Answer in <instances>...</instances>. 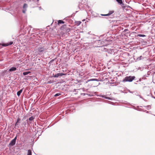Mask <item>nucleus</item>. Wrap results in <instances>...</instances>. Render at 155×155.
<instances>
[{
    "mask_svg": "<svg viewBox=\"0 0 155 155\" xmlns=\"http://www.w3.org/2000/svg\"><path fill=\"white\" fill-rule=\"evenodd\" d=\"M135 78L134 76H127L123 80V82H132L135 79Z\"/></svg>",
    "mask_w": 155,
    "mask_h": 155,
    "instance_id": "1",
    "label": "nucleus"
},
{
    "mask_svg": "<svg viewBox=\"0 0 155 155\" xmlns=\"http://www.w3.org/2000/svg\"><path fill=\"white\" fill-rule=\"evenodd\" d=\"M17 136L16 135L15 138L11 141L9 144L10 146H13L15 145L16 143V140L17 139Z\"/></svg>",
    "mask_w": 155,
    "mask_h": 155,
    "instance_id": "2",
    "label": "nucleus"
},
{
    "mask_svg": "<svg viewBox=\"0 0 155 155\" xmlns=\"http://www.w3.org/2000/svg\"><path fill=\"white\" fill-rule=\"evenodd\" d=\"M28 5L26 3L24 4L22 8H23V10H22V12L24 13H25L26 12L27 10V8H28Z\"/></svg>",
    "mask_w": 155,
    "mask_h": 155,
    "instance_id": "3",
    "label": "nucleus"
},
{
    "mask_svg": "<svg viewBox=\"0 0 155 155\" xmlns=\"http://www.w3.org/2000/svg\"><path fill=\"white\" fill-rule=\"evenodd\" d=\"M64 75L65 74L63 73H58L55 74L53 77L55 78H58L59 76H61Z\"/></svg>",
    "mask_w": 155,
    "mask_h": 155,
    "instance_id": "4",
    "label": "nucleus"
},
{
    "mask_svg": "<svg viewBox=\"0 0 155 155\" xmlns=\"http://www.w3.org/2000/svg\"><path fill=\"white\" fill-rule=\"evenodd\" d=\"M44 47H39L38 48V51L40 52H42L45 50Z\"/></svg>",
    "mask_w": 155,
    "mask_h": 155,
    "instance_id": "5",
    "label": "nucleus"
},
{
    "mask_svg": "<svg viewBox=\"0 0 155 155\" xmlns=\"http://www.w3.org/2000/svg\"><path fill=\"white\" fill-rule=\"evenodd\" d=\"M114 12L113 11H110L108 14H101V15L102 16H108L114 13Z\"/></svg>",
    "mask_w": 155,
    "mask_h": 155,
    "instance_id": "6",
    "label": "nucleus"
},
{
    "mask_svg": "<svg viewBox=\"0 0 155 155\" xmlns=\"http://www.w3.org/2000/svg\"><path fill=\"white\" fill-rule=\"evenodd\" d=\"M16 69H17V68H16L13 67H12V68H11L10 69L8 70V71L9 72H12L13 71H15V70H16Z\"/></svg>",
    "mask_w": 155,
    "mask_h": 155,
    "instance_id": "7",
    "label": "nucleus"
},
{
    "mask_svg": "<svg viewBox=\"0 0 155 155\" xmlns=\"http://www.w3.org/2000/svg\"><path fill=\"white\" fill-rule=\"evenodd\" d=\"M21 119L19 118H18L17 121V122H16L15 124V127H16L17 125H18V123L19 122V121H20Z\"/></svg>",
    "mask_w": 155,
    "mask_h": 155,
    "instance_id": "8",
    "label": "nucleus"
},
{
    "mask_svg": "<svg viewBox=\"0 0 155 155\" xmlns=\"http://www.w3.org/2000/svg\"><path fill=\"white\" fill-rule=\"evenodd\" d=\"M23 88L21 89V90H20V91H18L17 92V95L18 96H19L22 93V92L23 91Z\"/></svg>",
    "mask_w": 155,
    "mask_h": 155,
    "instance_id": "9",
    "label": "nucleus"
},
{
    "mask_svg": "<svg viewBox=\"0 0 155 155\" xmlns=\"http://www.w3.org/2000/svg\"><path fill=\"white\" fill-rule=\"evenodd\" d=\"M120 5H121V7L123 8L124 9L125 8L126 6L122 2Z\"/></svg>",
    "mask_w": 155,
    "mask_h": 155,
    "instance_id": "10",
    "label": "nucleus"
},
{
    "mask_svg": "<svg viewBox=\"0 0 155 155\" xmlns=\"http://www.w3.org/2000/svg\"><path fill=\"white\" fill-rule=\"evenodd\" d=\"M9 72L7 70H5L3 72V75H6V74L8 72Z\"/></svg>",
    "mask_w": 155,
    "mask_h": 155,
    "instance_id": "11",
    "label": "nucleus"
},
{
    "mask_svg": "<svg viewBox=\"0 0 155 155\" xmlns=\"http://www.w3.org/2000/svg\"><path fill=\"white\" fill-rule=\"evenodd\" d=\"M13 43V42L12 41H10L9 42H8L6 44L5 46H8L9 45H12Z\"/></svg>",
    "mask_w": 155,
    "mask_h": 155,
    "instance_id": "12",
    "label": "nucleus"
},
{
    "mask_svg": "<svg viewBox=\"0 0 155 155\" xmlns=\"http://www.w3.org/2000/svg\"><path fill=\"white\" fill-rule=\"evenodd\" d=\"M64 21L61 20H59L58 21V25L61 24H64Z\"/></svg>",
    "mask_w": 155,
    "mask_h": 155,
    "instance_id": "13",
    "label": "nucleus"
},
{
    "mask_svg": "<svg viewBox=\"0 0 155 155\" xmlns=\"http://www.w3.org/2000/svg\"><path fill=\"white\" fill-rule=\"evenodd\" d=\"M27 155H31V150H28Z\"/></svg>",
    "mask_w": 155,
    "mask_h": 155,
    "instance_id": "14",
    "label": "nucleus"
},
{
    "mask_svg": "<svg viewBox=\"0 0 155 155\" xmlns=\"http://www.w3.org/2000/svg\"><path fill=\"white\" fill-rule=\"evenodd\" d=\"M30 72H31L30 71L27 72H24L23 73V74L24 75H26L29 74V73H30Z\"/></svg>",
    "mask_w": 155,
    "mask_h": 155,
    "instance_id": "15",
    "label": "nucleus"
},
{
    "mask_svg": "<svg viewBox=\"0 0 155 155\" xmlns=\"http://www.w3.org/2000/svg\"><path fill=\"white\" fill-rule=\"evenodd\" d=\"M120 4L122 2V0H116Z\"/></svg>",
    "mask_w": 155,
    "mask_h": 155,
    "instance_id": "16",
    "label": "nucleus"
},
{
    "mask_svg": "<svg viewBox=\"0 0 155 155\" xmlns=\"http://www.w3.org/2000/svg\"><path fill=\"white\" fill-rule=\"evenodd\" d=\"M61 94L60 93H57L55 94V95H54V96L57 97L58 96H59L61 95Z\"/></svg>",
    "mask_w": 155,
    "mask_h": 155,
    "instance_id": "17",
    "label": "nucleus"
},
{
    "mask_svg": "<svg viewBox=\"0 0 155 155\" xmlns=\"http://www.w3.org/2000/svg\"><path fill=\"white\" fill-rule=\"evenodd\" d=\"M139 37H144L146 36V35H144L139 34L138 35Z\"/></svg>",
    "mask_w": 155,
    "mask_h": 155,
    "instance_id": "18",
    "label": "nucleus"
},
{
    "mask_svg": "<svg viewBox=\"0 0 155 155\" xmlns=\"http://www.w3.org/2000/svg\"><path fill=\"white\" fill-rule=\"evenodd\" d=\"M34 119V118L33 117H31L29 118V120L30 121Z\"/></svg>",
    "mask_w": 155,
    "mask_h": 155,
    "instance_id": "19",
    "label": "nucleus"
},
{
    "mask_svg": "<svg viewBox=\"0 0 155 155\" xmlns=\"http://www.w3.org/2000/svg\"><path fill=\"white\" fill-rule=\"evenodd\" d=\"M102 97H103V98H106V99H109V97H105V96H102Z\"/></svg>",
    "mask_w": 155,
    "mask_h": 155,
    "instance_id": "20",
    "label": "nucleus"
},
{
    "mask_svg": "<svg viewBox=\"0 0 155 155\" xmlns=\"http://www.w3.org/2000/svg\"><path fill=\"white\" fill-rule=\"evenodd\" d=\"M66 31L67 32H69L70 31V29L69 28H68L66 29Z\"/></svg>",
    "mask_w": 155,
    "mask_h": 155,
    "instance_id": "21",
    "label": "nucleus"
},
{
    "mask_svg": "<svg viewBox=\"0 0 155 155\" xmlns=\"http://www.w3.org/2000/svg\"><path fill=\"white\" fill-rule=\"evenodd\" d=\"M97 81V79H90L89 81Z\"/></svg>",
    "mask_w": 155,
    "mask_h": 155,
    "instance_id": "22",
    "label": "nucleus"
},
{
    "mask_svg": "<svg viewBox=\"0 0 155 155\" xmlns=\"http://www.w3.org/2000/svg\"><path fill=\"white\" fill-rule=\"evenodd\" d=\"M77 23L78 25H79L81 24V22L80 21H78L77 22Z\"/></svg>",
    "mask_w": 155,
    "mask_h": 155,
    "instance_id": "23",
    "label": "nucleus"
},
{
    "mask_svg": "<svg viewBox=\"0 0 155 155\" xmlns=\"http://www.w3.org/2000/svg\"><path fill=\"white\" fill-rule=\"evenodd\" d=\"M83 94L84 95H85L86 94H87V95H88L89 96H90V94H85V93H83Z\"/></svg>",
    "mask_w": 155,
    "mask_h": 155,
    "instance_id": "24",
    "label": "nucleus"
},
{
    "mask_svg": "<svg viewBox=\"0 0 155 155\" xmlns=\"http://www.w3.org/2000/svg\"><path fill=\"white\" fill-rule=\"evenodd\" d=\"M52 82L51 81H48V84H50V83H52Z\"/></svg>",
    "mask_w": 155,
    "mask_h": 155,
    "instance_id": "25",
    "label": "nucleus"
},
{
    "mask_svg": "<svg viewBox=\"0 0 155 155\" xmlns=\"http://www.w3.org/2000/svg\"><path fill=\"white\" fill-rule=\"evenodd\" d=\"M147 107H150V106H148Z\"/></svg>",
    "mask_w": 155,
    "mask_h": 155,
    "instance_id": "26",
    "label": "nucleus"
},
{
    "mask_svg": "<svg viewBox=\"0 0 155 155\" xmlns=\"http://www.w3.org/2000/svg\"><path fill=\"white\" fill-rule=\"evenodd\" d=\"M141 57H142V56H140V58H141Z\"/></svg>",
    "mask_w": 155,
    "mask_h": 155,
    "instance_id": "27",
    "label": "nucleus"
},
{
    "mask_svg": "<svg viewBox=\"0 0 155 155\" xmlns=\"http://www.w3.org/2000/svg\"><path fill=\"white\" fill-rule=\"evenodd\" d=\"M39 0H37L38 1Z\"/></svg>",
    "mask_w": 155,
    "mask_h": 155,
    "instance_id": "28",
    "label": "nucleus"
}]
</instances>
